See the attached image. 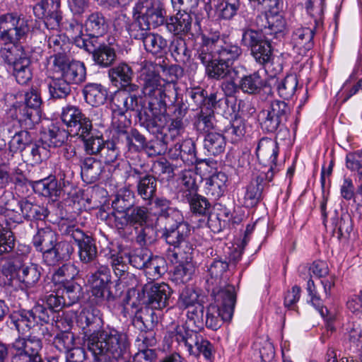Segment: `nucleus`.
<instances>
[{"label": "nucleus", "mask_w": 362, "mask_h": 362, "mask_svg": "<svg viewBox=\"0 0 362 362\" xmlns=\"http://www.w3.org/2000/svg\"><path fill=\"white\" fill-rule=\"evenodd\" d=\"M158 68L151 62H144L140 70L139 78L143 86V93L148 99V109L152 114L151 124L161 129L167 123V93L172 85L160 78Z\"/></svg>", "instance_id": "obj_1"}, {"label": "nucleus", "mask_w": 362, "mask_h": 362, "mask_svg": "<svg viewBox=\"0 0 362 362\" xmlns=\"http://www.w3.org/2000/svg\"><path fill=\"white\" fill-rule=\"evenodd\" d=\"M87 347L94 356V362H130L124 360L128 355V337L113 327H107L90 334Z\"/></svg>", "instance_id": "obj_2"}, {"label": "nucleus", "mask_w": 362, "mask_h": 362, "mask_svg": "<svg viewBox=\"0 0 362 362\" xmlns=\"http://www.w3.org/2000/svg\"><path fill=\"white\" fill-rule=\"evenodd\" d=\"M134 21L127 27L129 35L143 40L151 28H156L165 22V12L163 6L152 0H140L133 8Z\"/></svg>", "instance_id": "obj_3"}, {"label": "nucleus", "mask_w": 362, "mask_h": 362, "mask_svg": "<svg viewBox=\"0 0 362 362\" xmlns=\"http://www.w3.org/2000/svg\"><path fill=\"white\" fill-rule=\"evenodd\" d=\"M241 54L242 49L238 45L227 42L214 33L211 36L202 35V44L197 50L196 57L202 62H209L216 57V60L233 64Z\"/></svg>", "instance_id": "obj_4"}, {"label": "nucleus", "mask_w": 362, "mask_h": 362, "mask_svg": "<svg viewBox=\"0 0 362 362\" xmlns=\"http://www.w3.org/2000/svg\"><path fill=\"white\" fill-rule=\"evenodd\" d=\"M214 303L207 308L205 325L212 329L221 327V321L232 319L236 302L235 287L228 285L224 289L213 288Z\"/></svg>", "instance_id": "obj_5"}, {"label": "nucleus", "mask_w": 362, "mask_h": 362, "mask_svg": "<svg viewBox=\"0 0 362 362\" xmlns=\"http://www.w3.org/2000/svg\"><path fill=\"white\" fill-rule=\"evenodd\" d=\"M5 100L8 106L15 110L16 117L22 120L29 128L38 123L41 118L42 100L36 90L31 89L24 95L7 94Z\"/></svg>", "instance_id": "obj_6"}, {"label": "nucleus", "mask_w": 362, "mask_h": 362, "mask_svg": "<svg viewBox=\"0 0 362 362\" xmlns=\"http://www.w3.org/2000/svg\"><path fill=\"white\" fill-rule=\"evenodd\" d=\"M30 32V21L22 13L11 11L0 15V41L4 45L21 43Z\"/></svg>", "instance_id": "obj_7"}, {"label": "nucleus", "mask_w": 362, "mask_h": 362, "mask_svg": "<svg viewBox=\"0 0 362 362\" xmlns=\"http://www.w3.org/2000/svg\"><path fill=\"white\" fill-rule=\"evenodd\" d=\"M190 227L184 221L183 216L180 221L170 220L165 226V231L163 234L166 242L175 247L174 255L182 256L186 255L185 260L190 259V255L193 250L192 247L187 242L186 238L189 234Z\"/></svg>", "instance_id": "obj_8"}, {"label": "nucleus", "mask_w": 362, "mask_h": 362, "mask_svg": "<svg viewBox=\"0 0 362 362\" xmlns=\"http://www.w3.org/2000/svg\"><path fill=\"white\" fill-rule=\"evenodd\" d=\"M49 69L61 76L69 84H79L86 80V70L83 63L78 61L69 62L65 54H54L49 59Z\"/></svg>", "instance_id": "obj_9"}, {"label": "nucleus", "mask_w": 362, "mask_h": 362, "mask_svg": "<svg viewBox=\"0 0 362 362\" xmlns=\"http://www.w3.org/2000/svg\"><path fill=\"white\" fill-rule=\"evenodd\" d=\"M170 334L178 344H183L190 355L199 356L202 354L205 358H211L213 348L211 344L196 331L185 330L183 327H177Z\"/></svg>", "instance_id": "obj_10"}, {"label": "nucleus", "mask_w": 362, "mask_h": 362, "mask_svg": "<svg viewBox=\"0 0 362 362\" xmlns=\"http://www.w3.org/2000/svg\"><path fill=\"white\" fill-rule=\"evenodd\" d=\"M78 35L74 37L76 45L83 48L87 52L92 53L94 62L101 66L107 67L110 66L115 60L116 54L115 49L112 47V42L108 45L104 42H100L99 45L95 47L93 44V40H87L83 38L80 34L81 33V25H76Z\"/></svg>", "instance_id": "obj_11"}, {"label": "nucleus", "mask_w": 362, "mask_h": 362, "mask_svg": "<svg viewBox=\"0 0 362 362\" xmlns=\"http://www.w3.org/2000/svg\"><path fill=\"white\" fill-rule=\"evenodd\" d=\"M278 153L279 147L275 141L268 138L259 140L256 148V155L259 163L267 168V170H262L260 173L265 175L268 182L272 181L274 175L279 171L276 163Z\"/></svg>", "instance_id": "obj_12"}, {"label": "nucleus", "mask_w": 362, "mask_h": 362, "mask_svg": "<svg viewBox=\"0 0 362 362\" xmlns=\"http://www.w3.org/2000/svg\"><path fill=\"white\" fill-rule=\"evenodd\" d=\"M64 233L77 243L80 260L83 263L94 262L97 257V248L93 239L74 225L66 227Z\"/></svg>", "instance_id": "obj_13"}, {"label": "nucleus", "mask_w": 362, "mask_h": 362, "mask_svg": "<svg viewBox=\"0 0 362 362\" xmlns=\"http://www.w3.org/2000/svg\"><path fill=\"white\" fill-rule=\"evenodd\" d=\"M290 109L284 101L275 100L269 108L262 112L264 117L262 122V128L268 132H274L280 124L286 122Z\"/></svg>", "instance_id": "obj_14"}, {"label": "nucleus", "mask_w": 362, "mask_h": 362, "mask_svg": "<svg viewBox=\"0 0 362 362\" xmlns=\"http://www.w3.org/2000/svg\"><path fill=\"white\" fill-rule=\"evenodd\" d=\"M94 265L97 270L92 273L88 279L91 289V293L96 298L99 300H109L111 293L108 288V284L110 282V271L105 265L99 264L95 262Z\"/></svg>", "instance_id": "obj_15"}, {"label": "nucleus", "mask_w": 362, "mask_h": 362, "mask_svg": "<svg viewBox=\"0 0 362 362\" xmlns=\"http://www.w3.org/2000/svg\"><path fill=\"white\" fill-rule=\"evenodd\" d=\"M146 293L148 303L153 309H163L168 305L171 290L165 283L146 284L143 288Z\"/></svg>", "instance_id": "obj_16"}, {"label": "nucleus", "mask_w": 362, "mask_h": 362, "mask_svg": "<svg viewBox=\"0 0 362 362\" xmlns=\"http://www.w3.org/2000/svg\"><path fill=\"white\" fill-rule=\"evenodd\" d=\"M202 63L205 66L206 73L209 78L234 81L238 77V71L236 67L233 68L232 64L228 62L216 60V57H213V59L209 62Z\"/></svg>", "instance_id": "obj_17"}, {"label": "nucleus", "mask_w": 362, "mask_h": 362, "mask_svg": "<svg viewBox=\"0 0 362 362\" xmlns=\"http://www.w3.org/2000/svg\"><path fill=\"white\" fill-rule=\"evenodd\" d=\"M317 27L298 26L294 28L291 42L299 54H304L313 47V36Z\"/></svg>", "instance_id": "obj_18"}, {"label": "nucleus", "mask_w": 362, "mask_h": 362, "mask_svg": "<svg viewBox=\"0 0 362 362\" xmlns=\"http://www.w3.org/2000/svg\"><path fill=\"white\" fill-rule=\"evenodd\" d=\"M112 110L115 115H122L127 111H140L142 105L139 98L126 90L119 91L112 98Z\"/></svg>", "instance_id": "obj_19"}, {"label": "nucleus", "mask_w": 362, "mask_h": 362, "mask_svg": "<svg viewBox=\"0 0 362 362\" xmlns=\"http://www.w3.org/2000/svg\"><path fill=\"white\" fill-rule=\"evenodd\" d=\"M42 344L39 335L30 334L26 338H17L12 344L11 350L14 352H19L32 356L37 361H42L39 355Z\"/></svg>", "instance_id": "obj_20"}, {"label": "nucleus", "mask_w": 362, "mask_h": 362, "mask_svg": "<svg viewBox=\"0 0 362 362\" xmlns=\"http://www.w3.org/2000/svg\"><path fill=\"white\" fill-rule=\"evenodd\" d=\"M57 241V233L49 226L39 228L33 238V245L37 251L42 252L44 261L45 255L53 249Z\"/></svg>", "instance_id": "obj_21"}, {"label": "nucleus", "mask_w": 362, "mask_h": 362, "mask_svg": "<svg viewBox=\"0 0 362 362\" xmlns=\"http://www.w3.org/2000/svg\"><path fill=\"white\" fill-rule=\"evenodd\" d=\"M192 18L189 12L178 11L175 16L166 19L167 30L174 35H185L192 27Z\"/></svg>", "instance_id": "obj_22"}, {"label": "nucleus", "mask_w": 362, "mask_h": 362, "mask_svg": "<svg viewBox=\"0 0 362 362\" xmlns=\"http://www.w3.org/2000/svg\"><path fill=\"white\" fill-rule=\"evenodd\" d=\"M265 180H267L265 175L260 173L246 187L243 202L246 207H252L260 202Z\"/></svg>", "instance_id": "obj_23"}, {"label": "nucleus", "mask_w": 362, "mask_h": 362, "mask_svg": "<svg viewBox=\"0 0 362 362\" xmlns=\"http://www.w3.org/2000/svg\"><path fill=\"white\" fill-rule=\"evenodd\" d=\"M16 276L22 286L33 288L41 276V268L35 264H23L16 271Z\"/></svg>", "instance_id": "obj_24"}, {"label": "nucleus", "mask_w": 362, "mask_h": 362, "mask_svg": "<svg viewBox=\"0 0 362 362\" xmlns=\"http://www.w3.org/2000/svg\"><path fill=\"white\" fill-rule=\"evenodd\" d=\"M197 174L192 170H185L180 173L178 181V194L183 199H190L197 193Z\"/></svg>", "instance_id": "obj_25"}, {"label": "nucleus", "mask_w": 362, "mask_h": 362, "mask_svg": "<svg viewBox=\"0 0 362 362\" xmlns=\"http://www.w3.org/2000/svg\"><path fill=\"white\" fill-rule=\"evenodd\" d=\"M74 249L69 241L66 240L55 242L53 249L45 255V262L48 265H54L61 260L70 258Z\"/></svg>", "instance_id": "obj_26"}, {"label": "nucleus", "mask_w": 362, "mask_h": 362, "mask_svg": "<svg viewBox=\"0 0 362 362\" xmlns=\"http://www.w3.org/2000/svg\"><path fill=\"white\" fill-rule=\"evenodd\" d=\"M52 284L47 283L43 287V293L40 300L45 303L50 310H59L64 305H66L64 296L61 294V288H56L52 290Z\"/></svg>", "instance_id": "obj_27"}, {"label": "nucleus", "mask_w": 362, "mask_h": 362, "mask_svg": "<svg viewBox=\"0 0 362 362\" xmlns=\"http://www.w3.org/2000/svg\"><path fill=\"white\" fill-rule=\"evenodd\" d=\"M81 168V177L87 183H93L98 180L103 169L101 162L93 157L84 158Z\"/></svg>", "instance_id": "obj_28"}, {"label": "nucleus", "mask_w": 362, "mask_h": 362, "mask_svg": "<svg viewBox=\"0 0 362 362\" xmlns=\"http://www.w3.org/2000/svg\"><path fill=\"white\" fill-rule=\"evenodd\" d=\"M227 175L222 172L212 175L206 181V192L216 199L223 195L226 188Z\"/></svg>", "instance_id": "obj_29"}, {"label": "nucleus", "mask_w": 362, "mask_h": 362, "mask_svg": "<svg viewBox=\"0 0 362 362\" xmlns=\"http://www.w3.org/2000/svg\"><path fill=\"white\" fill-rule=\"evenodd\" d=\"M17 201L12 199L5 205L0 204V225L4 227L10 226L13 223H19L23 222V215L21 214L20 209L16 208Z\"/></svg>", "instance_id": "obj_30"}, {"label": "nucleus", "mask_w": 362, "mask_h": 362, "mask_svg": "<svg viewBox=\"0 0 362 362\" xmlns=\"http://www.w3.org/2000/svg\"><path fill=\"white\" fill-rule=\"evenodd\" d=\"M228 263L221 259H214L208 267V272L210 278L207 279L209 285H211L213 288L224 289L228 285L221 288V284L223 281L224 273L227 271Z\"/></svg>", "instance_id": "obj_31"}, {"label": "nucleus", "mask_w": 362, "mask_h": 362, "mask_svg": "<svg viewBox=\"0 0 362 362\" xmlns=\"http://www.w3.org/2000/svg\"><path fill=\"white\" fill-rule=\"evenodd\" d=\"M68 138V132L52 124L41 135V141L49 147L62 146Z\"/></svg>", "instance_id": "obj_32"}, {"label": "nucleus", "mask_w": 362, "mask_h": 362, "mask_svg": "<svg viewBox=\"0 0 362 362\" xmlns=\"http://www.w3.org/2000/svg\"><path fill=\"white\" fill-rule=\"evenodd\" d=\"M33 187L35 192L50 198H57L61 193L58 182L54 177L35 181Z\"/></svg>", "instance_id": "obj_33"}, {"label": "nucleus", "mask_w": 362, "mask_h": 362, "mask_svg": "<svg viewBox=\"0 0 362 362\" xmlns=\"http://www.w3.org/2000/svg\"><path fill=\"white\" fill-rule=\"evenodd\" d=\"M107 23L103 16L98 13H93L90 14L85 22V28L89 36L95 37L100 36L105 33L107 30Z\"/></svg>", "instance_id": "obj_34"}, {"label": "nucleus", "mask_w": 362, "mask_h": 362, "mask_svg": "<svg viewBox=\"0 0 362 362\" xmlns=\"http://www.w3.org/2000/svg\"><path fill=\"white\" fill-rule=\"evenodd\" d=\"M30 65V59L25 55L9 67L12 69L13 74L18 83L25 84L31 80L33 74Z\"/></svg>", "instance_id": "obj_35"}, {"label": "nucleus", "mask_w": 362, "mask_h": 362, "mask_svg": "<svg viewBox=\"0 0 362 362\" xmlns=\"http://www.w3.org/2000/svg\"><path fill=\"white\" fill-rule=\"evenodd\" d=\"M85 99L92 106L104 104L107 98V90L100 84L90 83L83 89Z\"/></svg>", "instance_id": "obj_36"}, {"label": "nucleus", "mask_w": 362, "mask_h": 362, "mask_svg": "<svg viewBox=\"0 0 362 362\" xmlns=\"http://www.w3.org/2000/svg\"><path fill=\"white\" fill-rule=\"evenodd\" d=\"M298 83L297 76L290 74L281 80H276L274 86L281 98L288 100L295 94Z\"/></svg>", "instance_id": "obj_37"}, {"label": "nucleus", "mask_w": 362, "mask_h": 362, "mask_svg": "<svg viewBox=\"0 0 362 362\" xmlns=\"http://www.w3.org/2000/svg\"><path fill=\"white\" fill-rule=\"evenodd\" d=\"M215 12L218 18L231 19L240 8V0H215Z\"/></svg>", "instance_id": "obj_38"}, {"label": "nucleus", "mask_w": 362, "mask_h": 362, "mask_svg": "<svg viewBox=\"0 0 362 362\" xmlns=\"http://www.w3.org/2000/svg\"><path fill=\"white\" fill-rule=\"evenodd\" d=\"M142 42L145 49L153 54H162L168 46L167 40L163 36L153 33H148Z\"/></svg>", "instance_id": "obj_39"}, {"label": "nucleus", "mask_w": 362, "mask_h": 362, "mask_svg": "<svg viewBox=\"0 0 362 362\" xmlns=\"http://www.w3.org/2000/svg\"><path fill=\"white\" fill-rule=\"evenodd\" d=\"M263 86V80L257 72L242 77L238 83L240 89L248 94L258 93Z\"/></svg>", "instance_id": "obj_40"}, {"label": "nucleus", "mask_w": 362, "mask_h": 362, "mask_svg": "<svg viewBox=\"0 0 362 362\" xmlns=\"http://www.w3.org/2000/svg\"><path fill=\"white\" fill-rule=\"evenodd\" d=\"M19 43H7L0 50L1 57L7 64L8 67L19 61L20 58L24 57L26 54L23 52Z\"/></svg>", "instance_id": "obj_41"}, {"label": "nucleus", "mask_w": 362, "mask_h": 362, "mask_svg": "<svg viewBox=\"0 0 362 362\" xmlns=\"http://www.w3.org/2000/svg\"><path fill=\"white\" fill-rule=\"evenodd\" d=\"M204 147L214 156L223 153L226 147L224 136L217 132H209L204 139Z\"/></svg>", "instance_id": "obj_42"}, {"label": "nucleus", "mask_w": 362, "mask_h": 362, "mask_svg": "<svg viewBox=\"0 0 362 362\" xmlns=\"http://www.w3.org/2000/svg\"><path fill=\"white\" fill-rule=\"evenodd\" d=\"M156 186L157 182L156 178L150 175H146L138 181V194L143 199L150 201L155 195Z\"/></svg>", "instance_id": "obj_43"}, {"label": "nucleus", "mask_w": 362, "mask_h": 362, "mask_svg": "<svg viewBox=\"0 0 362 362\" xmlns=\"http://www.w3.org/2000/svg\"><path fill=\"white\" fill-rule=\"evenodd\" d=\"M251 53L255 61L262 65L270 63L274 58L271 44L265 40L252 48Z\"/></svg>", "instance_id": "obj_44"}, {"label": "nucleus", "mask_w": 362, "mask_h": 362, "mask_svg": "<svg viewBox=\"0 0 362 362\" xmlns=\"http://www.w3.org/2000/svg\"><path fill=\"white\" fill-rule=\"evenodd\" d=\"M58 288H61L62 296H65L66 305L77 302L82 295V287L74 281H66L63 285L58 286Z\"/></svg>", "instance_id": "obj_45"}, {"label": "nucleus", "mask_w": 362, "mask_h": 362, "mask_svg": "<svg viewBox=\"0 0 362 362\" xmlns=\"http://www.w3.org/2000/svg\"><path fill=\"white\" fill-rule=\"evenodd\" d=\"M48 86L50 95L53 98H63L71 91L69 83L62 76L52 78Z\"/></svg>", "instance_id": "obj_46"}, {"label": "nucleus", "mask_w": 362, "mask_h": 362, "mask_svg": "<svg viewBox=\"0 0 362 362\" xmlns=\"http://www.w3.org/2000/svg\"><path fill=\"white\" fill-rule=\"evenodd\" d=\"M156 208L160 210V214L167 218L170 223V220L180 221L182 219V214L179 210L170 206V202L165 198H158L155 201Z\"/></svg>", "instance_id": "obj_47"}, {"label": "nucleus", "mask_w": 362, "mask_h": 362, "mask_svg": "<svg viewBox=\"0 0 362 362\" xmlns=\"http://www.w3.org/2000/svg\"><path fill=\"white\" fill-rule=\"evenodd\" d=\"M76 267L72 264H65L58 268L52 275V282L55 286L63 285L68 279H71L76 274Z\"/></svg>", "instance_id": "obj_48"}, {"label": "nucleus", "mask_w": 362, "mask_h": 362, "mask_svg": "<svg viewBox=\"0 0 362 362\" xmlns=\"http://www.w3.org/2000/svg\"><path fill=\"white\" fill-rule=\"evenodd\" d=\"M32 141L30 133L27 131H20L16 133L8 143L9 151L12 153L23 151Z\"/></svg>", "instance_id": "obj_49"}, {"label": "nucleus", "mask_w": 362, "mask_h": 362, "mask_svg": "<svg viewBox=\"0 0 362 362\" xmlns=\"http://www.w3.org/2000/svg\"><path fill=\"white\" fill-rule=\"evenodd\" d=\"M268 30L267 35H281L286 28V21L283 16L278 13L268 12Z\"/></svg>", "instance_id": "obj_50"}, {"label": "nucleus", "mask_w": 362, "mask_h": 362, "mask_svg": "<svg viewBox=\"0 0 362 362\" xmlns=\"http://www.w3.org/2000/svg\"><path fill=\"white\" fill-rule=\"evenodd\" d=\"M60 6L59 0H52V8L44 19L45 24L48 30H53L58 31L60 23L62 20V16L59 8Z\"/></svg>", "instance_id": "obj_51"}, {"label": "nucleus", "mask_w": 362, "mask_h": 362, "mask_svg": "<svg viewBox=\"0 0 362 362\" xmlns=\"http://www.w3.org/2000/svg\"><path fill=\"white\" fill-rule=\"evenodd\" d=\"M306 290L309 296L308 302L320 313L322 317H325L328 313V310L327 308L323 307L322 300L317 291L314 281L311 279H310L307 282Z\"/></svg>", "instance_id": "obj_52"}, {"label": "nucleus", "mask_w": 362, "mask_h": 362, "mask_svg": "<svg viewBox=\"0 0 362 362\" xmlns=\"http://www.w3.org/2000/svg\"><path fill=\"white\" fill-rule=\"evenodd\" d=\"M54 32V33L52 34H47L48 46L56 52L55 54H64L66 49L69 47L67 40L58 31Z\"/></svg>", "instance_id": "obj_53"}, {"label": "nucleus", "mask_w": 362, "mask_h": 362, "mask_svg": "<svg viewBox=\"0 0 362 362\" xmlns=\"http://www.w3.org/2000/svg\"><path fill=\"white\" fill-rule=\"evenodd\" d=\"M202 304L199 300V294L193 288H185L179 297L178 305L183 309Z\"/></svg>", "instance_id": "obj_54"}, {"label": "nucleus", "mask_w": 362, "mask_h": 362, "mask_svg": "<svg viewBox=\"0 0 362 362\" xmlns=\"http://www.w3.org/2000/svg\"><path fill=\"white\" fill-rule=\"evenodd\" d=\"M175 257L180 262L179 265L175 269V275L182 282L188 281L191 279L192 274V265L189 262L192 257L190 256V259L187 261L185 260L186 255L182 254V256Z\"/></svg>", "instance_id": "obj_55"}, {"label": "nucleus", "mask_w": 362, "mask_h": 362, "mask_svg": "<svg viewBox=\"0 0 362 362\" xmlns=\"http://www.w3.org/2000/svg\"><path fill=\"white\" fill-rule=\"evenodd\" d=\"M324 10L323 0H308L306 3V11L313 18L315 27L322 24Z\"/></svg>", "instance_id": "obj_56"}, {"label": "nucleus", "mask_w": 362, "mask_h": 362, "mask_svg": "<svg viewBox=\"0 0 362 362\" xmlns=\"http://www.w3.org/2000/svg\"><path fill=\"white\" fill-rule=\"evenodd\" d=\"M81 110L75 106H67L64 107L62 112V119L63 122L69 128L71 132H74L72 127H77V122L83 117Z\"/></svg>", "instance_id": "obj_57"}, {"label": "nucleus", "mask_w": 362, "mask_h": 362, "mask_svg": "<svg viewBox=\"0 0 362 362\" xmlns=\"http://www.w3.org/2000/svg\"><path fill=\"white\" fill-rule=\"evenodd\" d=\"M74 341L75 338L73 333L63 332L55 336L53 343L60 351L66 352L75 346Z\"/></svg>", "instance_id": "obj_58"}, {"label": "nucleus", "mask_w": 362, "mask_h": 362, "mask_svg": "<svg viewBox=\"0 0 362 362\" xmlns=\"http://www.w3.org/2000/svg\"><path fill=\"white\" fill-rule=\"evenodd\" d=\"M255 349L259 352V357L264 362H270L274 357V346L268 339L257 341L255 343Z\"/></svg>", "instance_id": "obj_59"}, {"label": "nucleus", "mask_w": 362, "mask_h": 362, "mask_svg": "<svg viewBox=\"0 0 362 362\" xmlns=\"http://www.w3.org/2000/svg\"><path fill=\"white\" fill-rule=\"evenodd\" d=\"M170 49L177 62H185L189 57L186 43L182 38L173 40L170 44Z\"/></svg>", "instance_id": "obj_60"}, {"label": "nucleus", "mask_w": 362, "mask_h": 362, "mask_svg": "<svg viewBox=\"0 0 362 362\" xmlns=\"http://www.w3.org/2000/svg\"><path fill=\"white\" fill-rule=\"evenodd\" d=\"M152 257L151 252L147 249H141L135 251L129 256V262L135 268L145 269Z\"/></svg>", "instance_id": "obj_61"}, {"label": "nucleus", "mask_w": 362, "mask_h": 362, "mask_svg": "<svg viewBox=\"0 0 362 362\" xmlns=\"http://www.w3.org/2000/svg\"><path fill=\"white\" fill-rule=\"evenodd\" d=\"M112 80L124 83H129L132 77V69L126 64H119L110 71Z\"/></svg>", "instance_id": "obj_62"}, {"label": "nucleus", "mask_w": 362, "mask_h": 362, "mask_svg": "<svg viewBox=\"0 0 362 362\" xmlns=\"http://www.w3.org/2000/svg\"><path fill=\"white\" fill-rule=\"evenodd\" d=\"M346 168L351 171L358 172V181L360 185L358 192L362 193V157L359 153H349L346 158Z\"/></svg>", "instance_id": "obj_63"}, {"label": "nucleus", "mask_w": 362, "mask_h": 362, "mask_svg": "<svg viewBox=\"0 0 362 362\" xmlns=\"http://www.w3.org/2000/svg\"><path fill=\"white\" fill-rule=\"evenodd\" d=\"M16 208L20 209L23 219L37 218L40 215V206L28 200L17 202Z\"/></svg>", "instance_id": "obj_64"}]
</instances>
